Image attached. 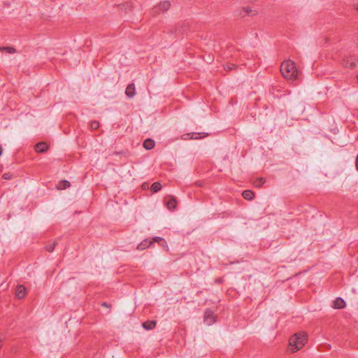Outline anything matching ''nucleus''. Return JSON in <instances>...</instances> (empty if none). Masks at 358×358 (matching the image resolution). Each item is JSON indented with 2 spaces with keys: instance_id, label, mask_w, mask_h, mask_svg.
I'll use <instances>...</instances> for the list:
<instances>
[{
  "instance_id": "f257e3e1",
  "label": "nucleus",
  "mask_w": 358,
  "mask_h": 358,
  "mask_svg": "<svg viewBox=\"0 0 358 358\" xmlns=\"http://www.w3.org/2000/svg\"><path fill=\"white\" fill-rule=\"evenodd\" d=\"M280 71L282 75L289 80L296 79L298 74L295 64L291 60H287L282 63Z\"/></svg>"
},
{
  "instance_id": "f03ea898",
  "label": "nucleus",
  "mask_w": 358,
  "mask_h": 358,
  "mask_svg": "<svg viewBox=\"0 0 358 358\" xmlns=\"http://www.w3.org/2000/svg\"><path fill=\"white\" fill-rule=\"evenodd\" d=\"M307 341V336L305 333H297L289 338V345L293 348V352L302 348Z\"/></svg>"
},
{
  "instance_id": "7ed1b4c3",
  "label": "nucleus",
  "mask_w": 358,
  "mask_h": 358,
  "mask_svg": "<svg viewBox=\"0 0 358 358\" xmlns=\"http://www.w3.org/2000/svg\"><path fill=\"white\" fill-rule=\"evenodd\" d=\"M171 3L168 1H164L161 2L157 6H155L152 9L153 14H157L160 13H164L169 10Z\"/></svg>"
},
{
  "instance_id": "20e7f679",
  "label": "nucleus",
  "mask_w": 358,
  "mask_h": 358,
  "mask_svg": "<svg viewBox=\"0 0 358 358\" xmlns=\"http://www.w3.org/2000/svg\"><path fill=\"white\" fill-rule=\"evenodd\" d=\"M203 321L208 326L215 323V317L211 310L208 309L205 311Z\"/></svg>"
},
{
  "instance_id": "39448f33",
  "label": "nucleus",
  "mask_w": 358,
  "mask_h": 358,
  "mask_svg": "<svg viewBox=\"0 0 358 358\" xmlns=\"http://www.w3.org/2000/svg\"><path fill=\"white\" fill-rule=\"evenodd\" d=\"M357 59L353 56L350 55L343 59V64L350 69H354L357 66Z\"/></svg>"
},
{
  "instance_id": "423d86ee",
  "label": "nucleus",
  "mask_w": 358,
  "mask_h": 358,
  "mask_svg": "<svg viewBox=\"0 0 358 358\" xmlns=\"http://www.w3.org/2000/svg\"><path fill=\"white\" fill-rule=\"evenodd\" d=\"M125 94L129 98H133L134 96L136 94V88L134 83L127 85Z\"/></svg>"
},
{
  "instance_id": "0eeeda50",
  "label": "nucleus",
  "mask_w": 358,
  "mask_h": 358,
  "mask_svg": "<svg viewBox=\"0 0 358 358\" xmlns=\"http://www.w3.org/2000/svg\"><path fill=\"white\" fill-rule=\"evenodd\" d=\"M26 287L23 285H18L16 289V296L18 299H22L26 295Z\"/></svg>"
},
{
  "instance_id": "6e6552de",
  "label": "nucleus",
  "mask_w": 358,
  "mask_h": 358,
  "mask_svg": "<svg viewBox=\"0 0 358 358\" xmlns=\"http://www.w3.org/2000/svg\"><path fill=\"white\" fill-rule=\"evenodd\" d=\"M345 302L341 297L336 298V300L334 301V308L336 309L343 308L345 307Z\"/></svg>"
},
{
  "instance_id": "1a4fd4ad",
  "label": "nucleus",
  "mask_w": 358,
  "mask_h": 358,
  "mask_svg": "<svg viewBox=\"0 0 358 358\" xmlns=\"http://www.w3.org/2000/svg\"><path fill=\"white\" fill-rule=\"evenodd\" d=\"M156 324L157 322L155 320H148L144 322L142 324V327L146 330H152L155 327Z\"/></svg>"
},
{
  "instance_id": "9d476101",
  "label": "nucleus",
  "mask_w": 358,
  "mask_h": 358,
  "mask_svg": "<svg viewBox=\"0 0 358 358\" xmlns=\"http://www.w3.org/2000/svg\"><path fill=\"white\" fill-rule=\"evenodd\" d=\"M48 145L45 143H38L35 145V150L37 152H44L47 150Z\"/></svg>"
},
{
  "instance_id": "9b49d317",
  "label": "nucleus",
  "mask_w": 358,
  "mask_h": 358,
  "mask_svg": "<svg viewBox=\"0 0 358 358\" xmlns=\"http://www.w3.org/2000/svg\"><path fill=\"white\" fill-rule=\"evenodd\" d=\"M155 141L151 138H147L143 142V147L146 150H151L155 147Z\"/></svg>"
},
{
  "instance_id": "f8f14e48",
  "label": "nucleus",
  "mask_w": 358,
  "mask_h": 358,
  "mask_svg": "<svg viewBox=\"0 0 358 358\" xmlns=\"http://www.w3.org/2000/svg\"><path fill=\"white\" fill-rule=\"evenodd\" d=\"M152 243V241H148V240H144L137 246V249L140 250H143L147 248H148Z\"/></svg>"
},
{
  "instance_id": "ddd939ff",
  "label": "nucleus",
  "mask_w": 358,
  "mask_h": 358,
  "mask_svg": "<svg viewBox=\"0 0 358 358\" xmlns=\"http://www.w3.org/2000/svg\"><path fill=\"white\" fill-rule=\"evenodd\" d=\"M242 195L246 200H252L254 197V193L251 190H245L243 192Z\"/></svg>"
},
{
  "instance_id": "4468645a",
  "label": "nucleus",
  "mask_w": 358,
  "mask_h": 358,
  "mask_svg": "<svg viewBox=\"0 0 358 358\" xmlns=\"http://www.w3.org/2000/svg\"><path fill=\"white\" fill-rule=\"evenodd\" d=\"M71 183L68 180H62L58 183L57 188L59 189H65L70 187Z\"/></svg>"
},
{
  "instance_id": "2eb2a0df",
  "label": "nucleus",
  "mask_w": 358,
  "mask_h": 358,
  "mask_svg": "<svg viewBox=\"0 0 358 358\" xmlns=\"http://www.w3.org/2000/svg\"><path fill=\"white\" fill-rule=\"evenodd\" d=\"M176 200L175 198H171L168 201H167V203H166V206H167V208L169 209V210H174L176 208Z\"/></svg>"
},
{
  "instance_id": "dca6fc26",
  "label": "nucleus",
  "mask_w": 358,
  "mask_h": 358,
  "mask_svg": "<svg viewBox=\"0 0 358 358\" xmlns=\"http://www.w3.org/2000/svg\"><path fill=\"white\" fill-rule=\"evenodd\" d=\"M243 11L245 13V15H255L257 14V10H253L250 7H243Z\"/></svg>"
},
{
  "instance_id": "f3484780",
  "label": "nucleus",
  "mask_w": 358,
  "mask_h": 358,
  "mask_svg": "<svg viewBox=\"0 0 358 358\" xmlns=\"http://www.w3.org/2000/svg\"><path fill=\"white\" fill-rule=\"evenodd\" d=\"M0 50L8 54H13L16 52V50L13 47H0Z\"/></svg>"
},
{
  "instance_id": "a211bd4d",
  "label": "nucleus",
  "mask_w": 358,
  "mask_h": 358,
  "mask_svg": "<svg viewBox=\"0 0 358 358\" xmlns=\"http://www.w3.org/2000/svg\"><path fill=\"white\" fill-rule=\"evenodd\" d=\"M162 188V185L159 182H155L151 186V189L153 192H157Z\"/></svg>"
},
{
  "instance_id": "6ab92c4d",
  "label": "nucleus",
  "mask_w": 358,
  "mask_h": 358,
  "mask_svg": "<svg viewBox=\"0 0 358 358\" xmlns=\"http://www.w3.org/2000/svg\"><path fill=\"white\" fill-rule=\"evenodd\" d=\"M265 182V180L262 178H257L254 181V185L256 187H261L262 186Z\"/></svg>"
},
{
  "instance_id": "aec40b11",
  "label": "nucleus",
  "mask_w": 358,
  "mask_h": 358,
  "mask_svg": "<svg viewBox=\"0 0 358 358\" xmlns=\"http://www.w3.org/2000/svg\"><path fill=\"white\" fill-rule=\"evenodd\" d=\"M57 245V242L56 241H54L51 244H49L46 247H45V249L48 252H51L54 250L55 246Z\"/></svg>"
},
{
  "instance_id": "412c9836",
  "label": "nucleus",
  "mask_w": 358,
  "mask_h": 358,
  "mask_svg": "<svg viewBox=\"0 0 358 358\" xmlns=\"http://www.w3.org/2000/svg\"><path fill=\"white\" fill-rule=\"evenodd\" d=\"M236 66L235 64H226L224 66V69L225 71H229L234 69Z\"/></svg>"
},
{
  "instance_id": "4be33fe9",
  "label": "nucleus",
  "mask_w": 358,
  "mask_h": 358,
  "mask_svg": "<svg viewBox=\"0 0 358 358\" xmlns=\"http://www.w3.org/2000/svg\"><path fill=\"white\" fill-rule=\"evenodd\" d=\"M90 126L92 129H96L99 127V122L98 121L94 120L91 122Z\"/></svg>"
},
{
  "instance_id": "5701e85b",
  "label": "nucleus",
  "mask_w": 358,
  "mask_h": 358,
  "mask_svg": "<svg viewBox=\"0 0 358 358\" xmlns=\"http://www.w3.org/2000/svg\"><path fill=\"white\" fill-rule=\"evenodd\" d=\"M2 177L5 180H11L12 178H14V176L10 173H3Z\"/></svg>"
},
{
  "instance_id": "b1692460",
  "label": "nucleus",
  "mask_w": 358,
  "mask_h": 358,
  "mask_svg": "<svg viewBox=\"0 0 358 358\" xmlns=\"http://www.w3.org/2000/svg\"><path fill=\"white\" fill-rule=\"evenodd\" d=\"M151 241L152 243L153 242H162V243H165V241H164V239L163 238L158 237V236L154 237Z\"/></svg>"
},
{
  "instance_id": "393cba45",
  "label": "nucleus",
  "mask_w": 358,
  "mask_h": 358,
  "mask_svg": "<svg viewBox=\"0 0 358 358\" xmlns=\"http://www.w3.org/2000/svg\"><path fill=\"white\" fill-rule=\"evenodd\" d=\"M201 136H200V134L199 133H192L191 134V138H193V139H198V138H200Z\"/></svg>"
},
{
  "instance_id": "a878e982",
  "label": "nucleus",
  "mask_w": 358,
  "mask_h": 358,
  "mask_svg": "<svg viewBox=\"0 0 358 358\" xmlns=\"http://www.w3.org/2000/svg\"><path fill=\"white\" fill-rule=\"evenodd\" d=\"M355 166H356V169L357 171H358V155H357L356 157V159H355Z\"/></svg>"
},
{
  "instance_id": "bb28decb",
  "label": "nucleus",
  "mask_w": 358,
  "mask_h": 358,
  "mask_svg": "<svg viewBox=\"0 0 358 358\" xmlns=\"http://www.w3.org/2000/svg\"><path fill=\"white\" fill-rule=\"evenodd\" d=\"M102 306H105V307H107V308L109 307V305L107 303H106V302L103 303Z\"/></svg>"
},
{
  "instance_id": "cd10ccee",
  "label": "nucleus",
  "mask_w": 358,
  "mask_h": 358,
  "mask_svg": "<svg viewBox=\"0 0 358 358\" xmlns=\"http://www.w3.org/2000/svg\"><path fill=\"white\" fill-rule=\"evenodd\" d=\"M1 155H2V148L0 145V157L1 156Z\"/></svg>"
},
{
  "instance_id": "c85d7f7f",
  "label": "nucleus",
  "mask_w": 358,
  "mask_h": 358,
  "mask_svg": "<svg viewBox=\"0 0 358 358\" xmlns=\"http://www.w3.org/2000/svg\"><path fill=\"white\" fill-rule=\"evenodd\" d=\"M355 9H356V10H358V4L355 5Z\"/></svg>"
}]
</instances>
